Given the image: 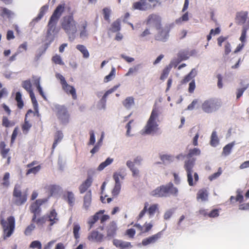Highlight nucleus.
<instances>
[{"mask_svg":"<svg viewBox=\"0 0 249 249\" xmlns=\"http://www.w3.org/2000/svg\"><path fill=\"white\" fill-rule=\"evenodd\" d=\"M200 213L204 215H208L210 217H215L219 215L218 210L217 209H213L208 214L206 213L205 210L201 211Z\"/></svg>","mask_w":249,"mask_h":249,"instance_id":"09e8293b","label":"nucleus"},{"mask_svg":"<svg viewBox=\"0 0 249 249\" xmlns=\"http://www.w3.org/2000/svg\"><path fill=\"white\" fill-rule=\"evenodd\" d=\"M63 133L61 131H58L56 132L55 136H54V141L53 146H52L53 150L55 148L57 143L62 140V139H63Z\"/></svg>","mask_w":249,"mask_h":249,"instance_id":"e433bc0d","label":"nucleus"},{"mask_svg":"<svg viewBox=\"0 0 249 249\" xmlns=\"http://www.w3.org/2000/svg\"><path fill=\"white\" fill-rule=\"evenodd\" d=\"M195 159L192 158L185 160L184 162V167L187 172V181L189 185L191 186L194 185L199 179L198 174L196 173H195L194 175L195 181L194 182L193 181L192 173L193 172V169L195 164Z\"/></svg>","mask_w":249,"mask_h":249,"instance_id":"39448f33","label":"nucleus"},{"mask_svg":"<svg viewBox=\"0 0 249 249\" xmlns=\"http://www.w3.org/2000/svg\"><path fill=\"white\" fill-rule=\"evenodd\" d=\"M104 235L96 231H92L88 236V239L89 241L98 243L102 242L104 240Z\"/></svg>","mask_w":249,"mask_h":249,"instance_id":"dca6fc26","label":"nucleus"},{"mask_svg":"<svg viewBox=\"0 0 249 249\" xmlns=\"http://www.w3.org/2000/svg\"><path fill=\"white\" fill-rule=\"evenodd\" d=\"M64 197L69 206L72 207L74 204L75 197L74 194L71 192H67L66 194L64 196Z\"/></svg>","mask_w":249,"mask_h":249,"instance_id":"473e14b6","label":"nucleus"},{"mask_svg":"<svg viewBox=\"0 0 249 249\" xmlns=\"http://www.w3.org/2000/svg\"><path fill=\"white\" fill-rule=\"evenodd\" d=\"M49 5L46 4L42 6L40 9L39 13L38 14L37 16L35 19V20L38 21L40 20L42 17L44 16L46 12L48 10Z\"/></svg>","mask_w":249,"mask_h":249,"instance_id":"4c0bfd02","label":"nucleus"},{"mask_svg":"<svg viewBox=\"0 0 249 249\" xmlns=\"http://www.w3.org/2000/svg\"><path fill=\"white\" fill-rule=\"evenodd\" d=\"M189 53L187 51H180L178 53V57L180 60H187L189 58Z\"/></svg>","mask_w":249,"mask_h":249,"instance_id":"4d7b16f0","label":"nucleus"},{"mask_svg":"<svg viewBox=\"0 0 249 249\" xmlns=\"http://www.w3.org/2000/svg\"><path fill=\"white\" fill-rule=\"evenodd\" d=\"M46 216L47 219L48 218V221H50L49 226L50 227L56 223L58 221L57 213L54 209H52L47 215Z\"/></svg>","mask_w":249,"mask_h":249,"instance_id":"aec40b11","label":"nucleus"},{"mask_svg":"<svg viewBox=\"0 0 249 249\" xmlns=\"http://www.w3.org/2000/svg\"><path fill=\"white\" fill-rule=\"evenodd\" d=\"M221 101L217 98H210L204 101L201 108L204 112L211 113L217 110L221 106Z\"/></svg>","mask_w":249,"mask_h":249,"instance_id":"423d86ee","label":"nucleus"},{"mask_svg":"<svg viewBox=\"0 0 249 249\" xmlns=\"http://www.w3.org/2000/svg\"><path fill=\"white\" fill-rule=\"evenodd\" d=\"M208 192L207 189L203 188L199 190L196 194V199L198 201L200 200L202 201L208 200Z\"/></svg>","mask_w":249,"mask_h":249,"instance_id":"cd10ccee","label":"nucleus"},{"mask_svg":"<svg viewBox=\"0 0 249 249\" xmlns=\"http://www.w3.org/2000/svg\"><path fill=\"white\" fill-rule=\"evenodd\" d=\"M120 85L114 86L113 88L111 89H108L107 91L103 96L102 97V100L106 102V98L107 96L111 93L113 92L114 91H115L117 88L119 87Z\"/></svg>","mask_w":249,"mask_h":249,"instance_id":"864d4df0","label":"nucleus"},{"mask_svg":"<svg viewBox=\"0 0 249 249\" xmlns=\"http://www.w3.org/2000/svg\"><path fill=\"white\" fill-rule=\"evenodd\" d=\"M196 74V71L195 69H192L191 71L185 76L181 81L182 84H185L191 81Z\"/></svg>","mask_w":249,"mask_h":249,"instance_id":"72a5a7b5","label":"nucleus"},{"mask_svg":"<svg viewBox=\"0 0 249 249\" xmlns=\"http://www.w3.org/2000/svg\"><path fill=\"white\" fill-rule=\"evenodd\" d=\"M32 113H34L31 109H29L28 110L27 112L25 115L24 122L21 126V128L24 133L27 134L28 132L30 129L31 128V127H32V125L31 123H30V120H28V116L30 115V114Z\"/></svg>","mask_w":249,"mask_h":249,"instance_id":"a211bd4d","label":"nucleus"},{"mask_svg":"<svg viewBox=\"0 0 249 249\" xmlns=\"http://www.w3.org/2000/svg\"><path fill=\"white\" fill-rule=\"evenodd\" d=\"M41 169L40 165H37L34 167H30L27 170L26 175L28 176L30 174H36Z\"/></svg>","mask_w":249,"mask_h":249,"instance_id":"5fc2aeb1","label":"nucleus"},{"mask_svg":"<svg viewBox=\"0 0 249 249\" xmlns=\"http://www.w3.org/2000/svg\"><path fill=\"white\" fill-rule=\"evenodd\" d=\"M113 244L116 247L120 248V249L131 248L132 247L130 242L117 239H115L113 240Z\"/></svg>","mask_w":249,"mask_h":249,"instance_id":"5701e85b","label":"nucleus"},{"mask_svg":"<svg viewBox=\"0 0 249 249\" xmlns=\"http://www.w3.org/2000/svg\"><path fill=\"white\" fill-rule=\"evenodd\" d=\"M92 182V177L90 175H88L87 178L79 187L80 194H83L86 192L91 185Z\"/></svg>","mask_w":249,"mask_h":249,"instance_id":"f3484780","label":"nucleus"},{"mask_svg":"<svg viewBox=\"0 0 249 249\" xmlns=\"http://www.w3.org/2000/svg\"><path fill=\"white\" fill-rule=\"evenodd\" d=\"M22 86L29 94L33 92L32 84L29 80L23 81L22 83Z\"/></svg>","mask_w":249,"mask_h":249,"instance_id":"a18cd8bd","label":"nucleus"},{"mask_svg":"<svg viewBox=\"0 0 249 249\" xmlns=\"http://www.w3.org/2000/svg\"><path fill=\"white\" fill-rule=\"evenodd\" d=\"M57 22L51 19H49L47 25V31L46 36V40L51 43L54 39L55 35L57 34L56 30V24Z\"/></svg>","mask_w":249,"mask_h":249,"instance_id":"6e6552de","label":"nucleus"},{"mask_svg":"<svg viewBox=\"0 0 249 249\" xmlns=\"http://www.w3.org/2000/svg\"><path fill=\"white\" fill-rule=\"evenodd\" d=\"M37 215H33L32 219V222L36 224L37 226L39 228H43L44 224L47 221V217L46 215L37 217Z\"/></svg>","mask_w":249,"mask_h":249,"instance_id":"412c9836","label":"nucleus"},{"mask_svg":"<svg viewBox=\"0 0 249 249\" xmlns=\"http://www.w3.org/2000/svg\"><path fill=\"white\" fill-rule=\"evenodd\" d=\"M80 229V227L78 224H74L73 228V233L74 236V238L76 239H77L79 238V231Z\"/></svg>","mask_w":249,"mask_h":249,"instance_id":"bf43d9fd","label":"nucleus"},{"mask_svg":"<svg viewBox=\"0 0 249 249\" xmlns=\"http://www.w3.org/2000/svg\"><path fill=\"white\" fill-rule=\"evenodd\" d=\"M120 29V20L118 19L112 23L110 30L112 32L115 33L119 31Z\"/></svg>","mask_w":249,"mask_h":249,"instance_id":"58836bf2","label":"nucleus"},{"mask_svg":"<svg viewBox=\"0 0 249 249\" xmlns=\"http://www.w3.org/2000/svg\"><path fill=\"white\" fill-rule=\"evenodd\" d=\"M10 152V149L6 148V144L4 142H0V153L3 159H6L8 156Z\"/></svg>","mask_w":249,"mask_h":249,"instance_id":"7c9ffc66","label":"nucleus"},{"mask_svg":"<svg viewBox=\"0 0 249 249\" xmlns=\"http://www.w3.org/2000/svg\"><path fill=\"white\" fill-rule=\"evenodd\" d=\"M76 48L83 54V57L84 58H87L89 57V53L85 46L79 44L77 45Z\"/></svg>","mask_w":249,"mask_h":249,"instance_id":"ea45409f","label":"nucleus"},{"mask_svg":"<svg viewBox=\"0 0 249 249\" xmlns=\"http://www.w3.org/2000/svg\"><path fill=\"white\" fill-rule=\"evenodd\" d=\"M116 70L114 67H112L109 74L106 76L104 79V82L107 83L111 81L115 76Z\"/></svg>","mask_w":249,"mask_h":249,"instance_id":"de8ad7c7","label":"nucleus"},{"mask_svg":"<svg viewBox=\"0 0 249 249\" xmlns=\"http://www.w3.org/2000/svg\"><path fill=\"white\" fill-rule=\"evenodd\" d=\"M13 196L14 204L17 206L22 205L27 201L28 189L23 192H21L20 185L16 184L14 189Z\"/></svg>","mask_w":249,"mask_h":249,"instance_id":"0eeeda50","label":"nucleus"},{"mask_svg":"<svg viewBox=\"0 0 249 249\" xmlns=\"http://www.w3.org/2000/svg\"><path fill=\"white\" fill-rule=\"evenodd\" d=\"M150 196L155 197H167L170 196H177L178 190L172 182L157 187L150 193Z\"/></svg>","mask_w":249,"mask_h":249,"instance_id":"f03ea898","label":"nucleus"},{"mask_svg":"<svg viewBox=\"0 0 249 249\" xmlns=\"http://www.w3.org/2000/svg\"><path fill=\"white\" fill-rule=\"evenodd\" d=\"M249 26H244L243 27L241 35L240 37V40L242 43H244V42H245L246 38L247 31L249 29Z\"/></svg>","mask_w":249,"mask_h":249,"instance_id":"13d9d810","label":"nucleus"},{"mask_svg":"<svg viewBox=\"0 0 249 249\" xmlns=\"http://www.w3.org/2000/svg\"><path fill=\"white\" fill-rule=\"evenodd\" d=\"M91 203V191H88L84 197L83 207L86 210H88L90 206Z\"/></svg>","mask_w":249,"mask_h":249,"instance_id":"bb28decb","label":"nucleus"},{"mask_svg":"<svg viewBox=\"0 0 249 249\" xmlns=\"http://www.w3.org/2000/svg\"><path fill=\"white\" fill-rule=\"evenodd\" d=\"M200 153L201 151L199 149L197 148H194L189 150L188 154L186 155V157L191 159V158L194 156H198Z\"/></svg>","mask_w":249,"mask_h":249,"instance_id":"c03bdc74","label":"nucleus"},{"mask_svg":"<svg viewBox=\"0 0 249 249\" xmlns=\"http://www.w3.org/2000/svg\"><path fill=\"white\" fill-rule=\"evenodd\" d=\"M0 223L3 230V236L4 239L10 237L15 229V219L13 216H10L5 219L0 217Z\"/></svg>","mask_w":249,"mask_h":249,"instance_id":"7ed1b4c3","label":"nucleus"},{"mask_svg":"<svg viewBox=\"0 0 249 249\" xmlns=\"http://www.w3.org/2000/svg\"><path fill=\"white\" fill-rule=\"evenodd\" d=\"M219 142V139L216 134V131H214L212 132L211 137V141L210 144L213 146H216Z\"/></svg>","mask_w":249,"mask_h":249,"instance_id":"37998d69","label":"nucleus"},{"mask_svg":"<svg viewBox=\"0 0 249 249\" xmlns=\"http://www.w3.org/2000/svg\"><path fill=\"white\" fill-rule=\"evenodd\" d=\"M170 69H171L170 68L167 67L163 70L162 73L160 77V80H164L165 79H166L167 77V76L169 73Z\"/></svg>","mask_w":249,"mask_h":249,"instance_id":"e2e57ef3","label":"nucleus"},{"mask_svg":"<svg viewBox=\"0 0 249 249\" xmlns=\"http://www.w3.org/2000/svg\"><path fill=\"white\" fill-rule=\"evenodd\" d=\"M55 108L58 119L63 124L67 123L69 122L70 115L66 107L64 106L56 105Z\"/></svg>","mask_w":249,"mask_h":249,"instance_id":"f8f14e48","label":"nucleus"},{"mask_svg":"<svg viewBox=\"0 0 249 249\" xmlns=\"http://www.w3.org/2000/svg\"><path fill=\"white\" fill-rule=\"evenodd\" d=\"M88 26V22L86 20L84 21L80 24L79 29H80V37H87L88 36V31L87 30V28Z\"/></svg>","mask_w":249,"mask_h":249,"instance_id":"2f4dec72","label":"nucleus"},{"mask_svg":"<svg viewBox=\"0 0 249 249\" xmlns=\"http://www.w3.org/2000/svg\"><path fill=\"white\" fill-rule=\"evenodd\" d=\"M134 98L132 96L127 97L123 102V106L126 109H130L134 105Z\"/></svg>","mask_w":249,"mask_h":249,"instance_id":"f704fd0d","label":"nucleus"},{"mask_svg":"<svg viewBox=\"0 0 249 249\" xmlns=\"http://www.w3.org/2000/svg\"><path fill=\"white\" fill-rule=\"evenodd\" d=\"M162 235V231L158 232L156 234L143 239L142 240V244L144 246H146L150 244H154L161 237Z\"/></svg>","mask_w":249,"mask_h":249,"instance_id":"2eb2a0df","label":"nucleus"},{"mask_svg":"<svg viewBox=\"0 0 249 249\" xmlns=\"http://www.w3.org/2000/svg\"><path fill=\"white\" fill-rule=\"evenodd\" d=\"M132 7L134 9L139 10L141 11H145L147 9H151V6H147V2L143 1L142 2L138 1L133 3Z\"/></svg>","mask_w":249,"mask_h":249,"instance_id":"393cba45","label":"nucleus"},{"mask_svg":"<svg viewBox=\"0 0 249 249\" xmlns=\"http://www.w3.org/2000/svg\"><path fill=\"white\" fill-rule=\"evenodd\" d=\"M47 191L50 194V196L57 194L60 190L59 186L56 185H50L47 188Z\"/></svg>","mask_w":249,"mask_h":249,"instance_id":"c9c22d12","label":"nucleus"},{"mask_svg":"<svg viewBox=\"0 0 249 249\" xmlns=\"http://www.w3.org/2000/svg\"><path fill=\"white\" fill-rule=\"evenodd\" d=\"M10 177V174L9 173H6L3 178V182L2 184L3 186L7 187L9 185V178Z\"/></svg>","mask_w":249,"mask_h":249,"instance_id":"774afa93","label":"nucleus"},{"mask_svg":"<svg viewBox=\"0 0 249 249\" xmlns=\"http://www.w3.org/2000/svg\"><path fill=\"white\" fill-rule=\"evenodd\" d=\"M56 77L57 78L59 79L62 88L65 91V92H66L67 93L71 94L73 99H76L77 96L74 88L73 86L68 84L64 77L61 74L57 73L56 75Z\"/></svg>","mask_w":249,"mask_h":249,"instance_id":"9b49d317","label":"nucleus"},{"mask_svg":"<svg viewBox=\"0 0 249 249\" xmlns=\"http://www.w3.org/2000/svg\"><path fill=\"white\" fill-rule=\"evenodd\" d=\"M14 122L10 121L6 116H3L2 119V125L5 127H9L15 125Z\"/></svg>","mask_w":249,"mask_h":249,"instance_id":"49530a36","label":"nucleus"},{"mask_svg":"<svg viewBox=\"0 0 249 249\" xmlns=\"http://www.w3.org/2000/svg\"><path fill=\"white\" fill-rule=\"evenodd\" d=\"M36 226L34 223H31L29 226L27 227L24 231V234L26 235H30L32 231L35 229Z\"/></svg>","mask_w":249,"mask_h":249,"instance_id":"680f3d73","label":"nucleus"},{"mask_svg":"<svg viewBox=\"0 0 249 249\" xmlns=\"http://www.w3.org/2000/svg\"><path fill=\"white\" fill-rule=\"evenodd\" d=\"M40 78L36 76L33 77V84L36 86L38 90L40 95L44 98L46 99L45 95L40 85Z\"/></svg>","mask_w":249,"mask_h":249,"instance_id":"c756f323","label":"nucleus"},{"mask_svg":"<svg viewBox=\"0 0 249 249\" xmlns=\"http://www.w3.org/2000/svg\"><path fill=\"white\" fill-rule=\"evenodd\" d=\"M234 145V142H231L225 145L223 149V153L225 155H228L230 154L231 149Z\"/></svg>","mask_w":249,"mask_h":249,"instance_id":"8fccbe9b","label":"nucleus"},{"mask_svg":"<svg viewBox=\"0 0 249 249\" xmlns=\"http://www.w3.org/2000/svg\"><path fill=\"white\" fill-rule=\"evenodd\" d=\"M161 18L159 15L152 14L148 16L145 22L150 28L154 27L157 30H160L161 26Z\"/></svg>","mask_w":249,"mask_h":249,"instance_id":"9d476101","label":"nucleus"},{"mask_svg":"<svg viewBox=\"0 0 249 249\" xmlns=\"http://www.w3.org/2000/svg\"><path fill=\"white\" fill-rule=\"evenodd\" d=\"M169 30L162 29L155 36V39L160 41L165 42L169 37Z\"/></svg>","mask_w":249,"mask_h":249,"instance_id":"b1692460","label":"nucleus"},{"mask_svg":"<svg viewBox=\"0 0 249 249\" xmlns=\"http://www.w3.org/2000/svg\"><path fill=\"white\" fill-rule=\"evenodd\" d=\"M160 114L159 108L154 107L153 108L150 116L144 127V133L147 134H150L154 131H156L158 129V124L157 120Z\"/></svg>","mask_w":249,"mask_h":249,"instance_id":"20e7f679","label":"nucleus"},{"mask_svg":"<svg viewBox=\"0 0 249 249\" xmlns=\"http://www.w3.org/2000/svg\"><path fill=\"white\" fill-rule=\"evenodd\" d=\"M120 85L114 86L113 88L111 89H108L107 91L103 96L102 97V100L106 102V98L107 96L111 93L113 92L114 91H115L117 88L119 87Z\"/></svg>","mask_w":249,"mask_h":249,"instance_id":"3c124183","label":"nucleus"},{"mask_svg":"<svg viewBox=\"0 0 249 249\" xmlns=\"http://www.w3.org/2000/svg\"><path fill=\"white\" fill-rule=\"evenodd\" d=\"M52 61L56 64L63 65L64 62L62 61V59L59 55H55L52 58Z\"/></svg>","mask_w":249,"mask_h":249,"instance_id":"338daca9","label":"nucleus"},{"mask_svg":"<svg viewBox=\"0 0 249 249\" xmlns=\"http://www.w3.org/2000/svg\"><path fill=\"white\" fill-rule=\"evenodd\" d=\"M148 206V203L147 202H145L143 209L138 216V219H141L146 212H147L150 217L153 216L157 212H159V205L158 204H153L150 205L149 207Z\"/></svg>","mask_w":249,"mask_h":249,"instance_id":"1a4fd4ad","label":"nucleus"},{"mask_svg":"<svg viewBox=\"0 0 249 249\" xmlns=\"http://www.w3.org/2000/svg\"><path fill=\"white\" fill-rule=\"evenodd\" d=\"M248 13L247 11H240L236 13L235 22L240 25L245 23L248 18Z\"/></svg>","mask_w":249,"mask_h":249,"instance_id":"6ab92c4d","label":"nucleus"},{"mask_svg":"<svg viewBox=\"0 0 249 249\" xmlns=\"http://www.w3.org/2000/svg\"><path fill=\"white\" fill-rule=\"evenodd\" d=\"M29 247L32 249H42V244L41 242L38 240H35L31 242Z\"/></svg>","mask_w":249,"mask_h":249,"instance_id":"052dcab7","label":"nucleus"},{"mask_svg":"<svg viewBox=\"0 0 249 249\" xmlns=\"http://www.w3.org/2000/svg\"><path fill=\"white\" fill-rule=\"evenodd\" d=\"M29 94H30V96L31 99V100H32V102L33 105L34 109L35 110H36V111L37 112L38 104H37V101L36 98L35 94H34V92H32V93Z\"/></svg>","mask_w":249,"mask_h":249,"instance_id":"69168bd1","label":"nucleus"},{"mask_svg":"<svg viewBox=\"0 0 249 249\" xmlns=\"http://www.w3.org/2000/svg\"><path fill=\"white\" fill-rule=\"evenodd\" d=\"M117 231V226L116 224L113 223H110L109 225L107 227V237L109 239L112 238L114 237Z\"/></svg>","mask_w":249,"mask_h":249,"instance_id":"a878e982","label":"nucleus"},{"mask_svg":"<svg viewBox=\"0 0 249 249\" xmlns=\"http://www.w3.org/2000/svg\"><path fill=\"white\" fill-rule=\"evenodd\" d=\"M65 4L58 5L53 11L50 19L58 22L59 19L65 11Z\"/></svg>","mask_w":249,"mask_h":249,"instance_id":"4468645a","label":"nucleus"},{"mask_svg":"<svg viewBox=\"0 0 249 249\" xmlns=\"http://www.w3.org/2000/svg\"><path fill=\"white\" fill-rule=\"evenodd\" d=\"M189 20L188 17V13L186 12L184 14H183L182 17L177 19L176 20V23L177 24H179L181 23L183 21H187Z\"/></svg>","mask_w":249,"mask_h":249,"instance_id":"0e129e2a","label":"nucleus"},{"mask_svg":"<svg viewBox=\"0 0 249 249\" xmlns=\"http://www.w3.org/2000/svg\"><path fill=\"white\" fill-rule=\"evenodd\" d=\"M77 24L72 13L64 16L61 19V28L68 36L71 41H73L75 38V34L77 32Z\"/></svg>","mask_w":249,"mask_h":249,"instance_id":"f257e3e1","label":"nucleus"},{"mask_svg":"<svg viewBox=\"0 0 249 249\" xmlns=\"http://www.w3.org/2000/svg\"><path fill=\"white\" fill-rule=\"evenodd\" d=\"M105 210H100L89 218L88 223L89 225V229L93 227L94 224L100 219V216L103 214Z\"/></svg>","mask_w":249,"mask_h":249,"instance_id":"4be33fe9","label":"nucleus"},{"mask_svg":"<svg viewBox=\"0 0 249 249\" xmlns=\"http://www.w3.org/2000/svg\"><path fill=\"white\" fill-rule=\"evenodd\" d=\"M120 85L114 86L113 88L111 89H108L107 91L103 96L102 97V100L106 102V98L107 96L111 93L113 92L114 91H115L117 88L119 87Z\"/></svg>","mask_w":249,"mask_h":249,"instance_id":"603ef678","label":"nucleus"},{"mask_svg":"<svg viewBox=\"0 0 249 249\" xmlns=\"http://www.w3.org/2000/svg\"><path fill=\"white\" fill-rule=\"evenodd\" d=\"M113 159L110 158H107L105 161L102 162L99 165V166L97 168V170L100 171L103 170L107 166L110 165L113 162Z\"/></svg>","mask_w":249,"mask_h":249,"instance_id":"a19ab883","label":"nucleus"},{"mask_svg":"<svg viewBox=\"0 0 249 249\" xmlns=\"http://www.w3.org/2000/svg\"><path fill=\"white\" fill-rule=\"evenodd\" d=\"M110 13H111V10H110L109 8H108L107 7H106L103 9V16H104V18L105 20H106V21H107L108 22L110 21L109 17H110Z\"/></svg>","mask_w":249,"mask_h":249,"instance_id":"6e6d98bb","label":"nucleus"},{"mask_svg":"<svg viewBox=\"0 0 249 249\" xmlns=\"http://www.w3.org/2000/svg\"><path fill=\"white\" fill-rule=\"evenodd\" d=\"M14 16V13L6 7H0V16L3 18H6L8 19L12 18Z\"/></svg>","mask_w":249,"mask_h":249,"instance_id":"c85d7f7f","label":"nucleus"},{"mask_svg":"<svg viewBox=\"0 0 249 249\" xmlns=\"http://www.w3.org/2000/svg\"><path fill=\"white\" fill-rule=\"evenodd\" d=\"M49 198L36 199L30 207V211L33 215H39L41 213V206L48 201Z\"/></svg>","mask_w":249,"mask_h":249,"instance_id":"ddd939ff","label":"nucleus"},{"mask_svg":"<svg viewBox=\"0 0 249 249\" xmlns=\"http://www.w3.org/2000/svg\"><path fill=\"white\" fill-rule=\"evenodd\" d=\"M15 99L17 102V106L19 109H21L24 106V103L22 100L21 94L20 92H17L16 94Z\"/></svg>","mask_w":249,"mask_h":249,"instance_id":"79ce46f5","label":"nucleus"}]
</instances>
